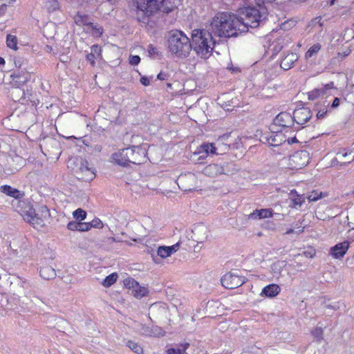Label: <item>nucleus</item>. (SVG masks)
Returning a JSON list of instances; mask_svg holds the SVG:
<instances>
[{"label": "nucleus", "mask_w": 354, "mask_h": 354, "mask_svg": "<svg viewBox=\"0 0 354 354\" xmlns=\"http://www.w3.org/2000/svg\"><path fill=\"white\" fill-rule=\"evenodd\" d=\"M245 26L234 14L218 12L211 20L207 29L214 36L219 37H237Z\"/></svg>", "instance_id": "1"}, {"label": "nucleus", "mask_w": 354, "mask_h": 354, "mask_svg": "<svg viewBox=\"0 0 354 354\" xmlns=\"http://www.w3.org/2000/svg\"><path fill=\"white\" fill-rule=\"evenodd\" d=\"M190 50L192 49L197 57L207 59L212 54L215 46L213 35L209 30L195 29L190 39Z\"/></svg>", "instance_id": "2"}, {"label": "nucleus", "mask_w": 354, "mask_h": 354, "mask_svg": "<svg viewBox=\"0 0 354 354\" xmlns=\"http://www.w3.org/2000/svg\"><path fill=\"white\" fill-rule=\"evenodd\" d=\"M135 1L137 16L140 21L158 10L166 13L171 12L180 3V0H135Z\"/></svg>", "instance_id": "3"}, {"label": "nucleus", "mask_w": 354, "mask_h": 354, "mask_svg": "<svg viewBox=\"0 0 354 354\" xmlns=\"http://www.w3.org/2000/svg\"><path fill=\"white\" fill-rule=\"evenodd\" d=\"M167 41L169 50L176 57L185 58L189 55L191 41L183 32H170Z\"/></svg>", "instance_id": "4"}, {"label": "nucleus", "mask_w": 354, "mask_h": 354, "mask_svg": "<svg viewBox=\"0 0 354 354\" xmlns=\"http://www.w3.org/2000/svg\"><path fill=\"white\" fill-rule=\"evenodd\" d=\"M239 19L245 27L241 32H246L248 28H257L266 19V12L255 7H247L241 10Z\"/></svg>", "instance_id": "5"}, {"label": "nucleus", "mask_w": 354, "mask_h": 354, "mask_svg": "<svg viewBox=\"0 0 354 354\" xmlns=\"http://www.w3.org/2000/svg\"><path fill=\"white\" fill-rule=\"evenodd\" d=\"M19 213L23 216L24 219L32 225L34 227L37 226H44L41 217L35 212L32 206L26 201H19L18 202Z\"/></svg>", "instance_id": "6"}, {"label": "nucleus", "mask_w": 354, "mask_h": 354, "mask_svg": "<svg viewBox=\"0 0 354 354\" xmlns=\"http://www.w3.org/2000/svg\"><path fill=\"white\" fill-rule=\"evenodd\" d=\"M309 153L306 150L296 151L283 161L290 169H299L307 165L309 162Z\"/></svg>", "instance_id": "7"}, {"label": "nucleus", "mask_w": 354, "mask_h": 354, "mask_svg": "<svg viewBox=\"0 0 354 354\" xmlns=\"http://www.w3.org/2000/svg\"><path fill=\"white\" fill-rule=\"evenodd\" d=\"M228 147L227 145H222L220 142L216 143H205L203 144L197 151L194 153V156L200 155L197 158V160L205 159L208 154H221L227 150Z\"/></svg>", "instance_id": "8"}, {"label": "nucleus", "mask_w": 354, "mask_h": 354, "mask_svg": "<svg viewBox=\"0 0 354 354\" xmlns=\"http://www.w3.org/2000/svg\"><path fill=\"white\" fill-rule=\"evenodd\" d=\"M75 221H70L67 224V228L71 231L86 232L88 230V223L82 222L86 216V211L78 208L73 212Z\"/></svg>", "instance_id": "9"}, {"label": "nucleus", "mask_w": 354, "mask_h": 354, "mask_svg": "<svg viewBox=\"0 0 354 354\" xmlns=\"http://www.w3.org/2000/svg\"><path fill=\"white\" fill-rule=\"evenodd\" d=\"M126 152L128 153L129 163L140 165L147 161V151L145 147L134 146L127 148Z\"/></svg>", "instance_id": "10"}, {"label": "nucleus", "mask_w": 354, "mask_h": 354, "mask_svg": "<svg viewBox=\"0 0 354 354\" xmlns=\"http://www.w3.org/2000/svg\"><path fill=\"white\" fill-rule=\"evenodd\" d=\"M178 187L184 191L194 190L198 183L196 176L192 173L187 172L180 174L176 180Z\"/></svg>", "instance_id": "11"}, {"label": "nucleus", "mask_w": 354, "mask_h": 354, "mask_svg": "<svg viewBox=\"0 0 354 354\" xmlns=\"http://www.w3.org/2000/svg\"><path fill=\"white\" fill-rule=\"evenodd\" d=\"M124 286L131 290V295L137 299H141L148 294V289L140 286L132 278L126 279L124 281Z\"/></svg>", "instance_id": "12"}, {"label": "nucleus", "mask_w": 354, "mask_h": 354, "mask_svg": "<svg viewBox=\"0 0 354 354\" xmlns=\"http://www.w3.org/2000/svg\"><path fill=\"white\" fill-rule=\"evenodd\" d=\"M245 283V278L234 273H227L221 278V283L225 288L233 289Z\"/></svg>", "instance_id": "13"}, {"label": "nucleus", "mask_w": 354, "mask_h": 354, "mask_svg": "<svg viewBox=\"0 0 354 354\" xmlns=\"http://www.w3.org/2000/svg\"><path fill=\"white\" fill-rule=\"evenodd\" d=\"M334 88V83L322 85L320 87L314 88L308 93V97L310 100H315L320 97H327L331 95V90Z\"/></svg>", "instance_id": "14"}, {"label": "nucleus", "mask_w": 354, "mask_h": 354, "mask_svg": "<svg viewBox=\"0 0 354 354\" xmlns=\"http://www.w3.org/2000/svg\"><path fill=\"white\" fill-rule=\"evenodd\" d=\"M228 164L224 165L210 164L207 165L203 170V173L209 177L215 178L222 174H228L226 167Z\"/></svg>", "instance_id": "15"}, {"label": "nucleus", "mask_w": 354, "mask_h": 354, "mask_svg": "<svg viewBox=\"0 0 354 354\" xmlns=\"http://www.w3.org/2000/svg\"><path fill=\"white\" fill-rule=\"evenodd\" d=\"M312 117L310 110L307 107L296 109L293 113V121L297 124L303 125Z\"/></svg>", "instance_id": "16"}, {"label": "nucleus", "mask_w": 354, "mask_h": 354, "mask_svg": "<svg viewBox=\"0 0 354 354\" xmlns=\"http://www.w3.org/2000/svg\"><path fill=\"white\" fill-rule=\"evenodd\" d=\"M31 73L25 69L14 72L11 75L13 84L19 87L28 82L31 78Z\"/></svg>", "instance_id": "17"}, {"label": "nucleus", "mask_w": 354, "mask_h": 354, "mask_svg": "<svg viewBox=\"0 0 354 354\" xmlns=\"http://www.w3.org/2000/svg\"><path fill=\"white\" fill-rule=\"evenodd\" d=\"M322 48L323 44L319 41L310 44L304 54V59L307 62L315 61Z\"/></svg>", "instance_id": "18"}, {"label": "nucleus", "mask_w": 354, "mask_h": 354, "mask_svg": "<svg viewBox=\"0 0 354 354\" xmlns=\"http://www.w3.org/2000/svg\"><path fill=\"white\" fill-rule=\"evenodd\" d=\"M274 122L275 126H279L283 128L290 127L294 122L293 116H292L289 113L281 112L277 115Z\"/></svg>", "instance_id": "19"}, {"label": "nucleus", "mask_w": 354, "mask_h": 354, "mask_svg": "<svg viewBox=\"0 0 354 354\" xmlns=\"http://www.w3.org/2000/svg\"><path fill=\"white\" fill-rule=\"evenodd\" d=\"M180 241L171 246L162 245L157 248V255L164 259L171 257L180 248Z\"/></svg>", "instance_id": "20"}, {"label": "nucleus", "mask_w": 354, "mask_h": 354, "mask_svg": "<svg viewBox=\"0 0 354 354\" xmlns=\"http://www.w3.org/2000/svg\"><path fill=\"white\" fill-rule=\"evenodd\" d=\"M266 142L270 146L277 147L284 142L286 139L281 131H272L266 137Z\"/></svg>", "instance_id": "21"}, {"label": "nucleus", "mask_w": 354, "mask_h": 354, "mask_svg": "<svg viewBox=\"0 0 354 354\" xmlns=\"http://www.w3.org/2000/svg\"><path fill=\"white\" fill-rule=\"evenodd\" d=\"M350 243L348 241H344L342 243L336 244L330 249V254L335 259H341L344 257L347 250H348Z\"/></svg>", "instance_id": "22"}, {"label": "nucleus", "mask_w": 354, "mask_h": 354, "mask_svg": "<svg viewBox=\"0 0 354 354\" xmlns=\"http://www.w3.org/2000/svg\"><path fill=\"white\" fill-rule=\"evenodd\" d=\"M193 237L198 243H203L205 241L208 236V230L205 225L199 224L194 226L192 230Z\"/></svg>", "instance_id": "23"}, {"label": "nucleus", "mask_w": 354, "mask_h": 354, "mask_svg": "<svg viewBox=\"0 0 354 354\" xmlns=\"http://www.w3.org/2000/svg\"><path fill=\"white\" fill-rule=\"evenodd\" d=\"M126 151L127 148L113 153L111 156V162L122 166L128 165V153Z\"/></svg>", "instance_id": "24"}, {"label": "nucleus", "mask_w": 354, "mask_h": 354, "mask_svg": "<svg viewBox=\"0 0 354 354\" xmlns=\"http://www.w3.org/2000/svg\"><path fill=\"white\" fill-rule=\"evenodd\" d=\"M299 56L295 53H290L286 55L281 59L280 66L283 70L291 68L295 62L297 61Z\"/></svg>", "instance_id": "25"}, {"label": "nucleus", "mask_w": 354, "mask_h": 354, "mask_svg": "<svg viewBox=\"0 0 354 354\" xmlns=\"http://www.w3.org/2000/svg\"><path fill=\"white\" fill-rule=\"evenodd\" d=\"M0 191L2 193H3L10 197L15 198V199H20V198H23L24 196V193L23 192H21V191H19L15 188H13L10 185H7L1 186Z\"/></svg>", "instance_id": "26"}, {"label": "nucleus", "mask_w": 354, "mask_h": 354, "mask_svg": "<svg viewBox=\"0 0 354 354\" xmlns=\"http://www.w3.org/2000/svg\"><path fill=\"white\" fill-rule=\"evenodd\" d=\"M273 215L272 210L270 209H255L248 215L249 219H262L272 217Z\"/></svg>", "instance_id": "27"}, {"label": "nucleus", "mask_w": 354, "mask_h": 354, "mask_svg": "<svg viewBox=\"0 0 354 354\" xmlns=\"http://www.w3.org/2000/svg\"><path fill=\"white\" fill-rule=\"evenodd\" d=\"M141 333L142 335L149 337H160L165 335V332L162 330V328L157 326H152L151 328L144 326L142 327Z\"/></svg>", "instance_id": "28"}, {"label": "nucleus", "mask_w": 354, "mask_h": 354, "mask_svg": "<svg viewBox=\"0 0 354 354\" xmlns=\"http://www.w3.org/2000/svg\"><path fill=\"white\" fill-rule=\"evenodd\" d=\"M280 291V287L277 284L272 283L264 287L260 295L267 297H274L278 295Z\"/></svg>", "instance_id": "29"}, {"label": "nucleus", "mask_w": 354, "mask_h": 354, "mask_svg": "<svg viewBox=\"0 0 354 354\" xmlns=\"http://www.w3.org/2000/svg\"><path fill=\"white\" fill-rule=\"evenodd\" d=\"M290 38L288 36H283L274 40L270 45V50L274 53H278L283 47L290 43Z\"/></svg>", "instance_id": "30"}, {"label": "nucleus", "mask_w": 354, "mask_h": 354, "mask_svg": "<svg viewBox=\"0 0 354 354\" xmlns=\"http://www.w3.org/2000/svg\"><path fill=\"white\" fill-rule=\"evenodd\" d=\"M39 274L41 277L45 280L53 279L56 276L55 270L49 266L41 267L40 268Z\"/></svg>", "instance_id": "31"}, {"label": "nucleus", "mask_w": 354, "mask_h": 354, "mask_svg": "<svg viewBox=\"0 0 354 354\" xmlns=\"http://www.w3.org/2000/svg\"><path fill=\"white\" fill-rule=\"evenodd\" d=\"M290 195L292 201L291 206L296 209L300 207L304 201V198L302 196L298 195L297 192L294 191H291Z\"/></svg>", "instance_id": "32"}, {"label": "nucleus", "mask_w": 354, "mask_h": 354, "mask_svg": "<svg viewBox=\"0 0 354 354\" xmlns=\"http://www.w3.org/2000/svg\"><path fill=\"white\" fill-rule=\"evenodd\" d=\"M189 346V343H183L176 348H169L166 351V354H185L186 350Z\"/></svg>", "instance_id": "33"}, {"label": "nucleus", "mask_w": 354, "mask_h": 354, "mask_svg": "<svg viewBox=\"0 0 354 354\" xmlns=\"http://www.w3.org/2000/svg\"><path fill=\"white\" fill-rule=\"evenodd\" d=\"M75 24L78 26H85L86 28L88 27V17L86 14H81L78 12L74 17Z\"/></svg>", "instance_id": "34"}, {"label": "nucleus", "mask_w": 354, "mask_h": 354, "mask_svg": "<svg viewBox=\"0 0 354 354\" xmlns=\"http://www.w3.org/2000/svg\"><path fill=\"white\" fill-rule=\"evenodd\" d=\"M126 345L129 349H131L135 353L143 354V348L140 344H138V343L133 340H128L126 343Z\"/></svg>", "instance_id": "35"}, {"label": "nucleus", "mask_w": 354, "mask_h": 354, "mask_svg": "<svg viewBox=\"0 0 354 354\" xmlns=\"http://www.w3.org/2000/svg\"><path fill=\"white\" fill-rule=\"evenodd\" d=\"M118 274L116 272H113L109 276H107L102 282V284L104 287H110L113 284H114L118 280Z\"/></svg>", "instance_id": "36"}, {"label": "nucleus", "mask_w": 354, "mask_h": 354, "mask_svg": "<svg viewBox=\"0 0 354 354\" xmlns=\"http://www.w3.org/2000/svg\"><path fill=\"white\" fill-rule=\"evenodd\" d=\"M44 6L48 10V12H53L57 10L59 7L57 0H44Z\"/></svg>", "instance_id": "37"}, {"label": "nucleus", "mask_w": 354, "mask_h": 354, "mask_svg": "<svg viewBox=\"0 0 354 354\" xmlns=\"http://www.w3.org/2000/svg\"><path fill=\"white\" fill-rule=\"evenodd\" d=\"M17 42L18 39L15 35L10 34L7 35L6 44L8 48L17 50L18 49Z\"/></svg>", "instance_id": "38"}, {"label": "nucleus", "mask_w": 354, "mask_h": 354, "mask_svg": "<svg viewBox=\"0 0 354 354\" xmlns=\"http://www.w3.org/2000/svg\"><path fill=\"white\" fill-rule=\"evenodd\" d=\"M12 95L15 101H21L23 100L24 91L17 86V88L12 89Z\"/></svg>", "instance_id": "39"}, {"label": "nucleus", "mask_w": 354, "mask_h": 354, "mask_svg": "<svg viewBox=\"0 0 354 354\" xmlns=\"http://www.w3.org/2000/svg\"><path fill=\"white\" fill-rule=\"evenodd\" d=\"M90 31H91V34L95 37H100L102 35L103 29L101 26L98 25H92L90 23Z\"/></svg>", "instance_id": "40"}, {"label": "nucleus", "mask_w": 354, "mask_h": 354, "mask_svg": "<svg viewBox=\"0 0 354 354\" xmlns=\"http://www.w3.org/2000/svg\"><path fill=\"white\" fill-rule=\"evenodd\" d=\"M104 227L103 222L98 218L95 217L90 221V230L91 228L102 229Z\"/></svg>", "instance_id": "41"}, {"label": "nucleus", "mask_w": 354, "mask_h": 354, "mask_svg": "<svg viewBox=\"0 0 354 354\" xmlns=\"http://www.w3.org/2000/svg\"><path fill=\"white\" fill-rule=\"evenodd\" d=\"M38 212L39 217H41L43 221L49 216V210L46 205H41L38 209ZM43 223L44 224V221Z\"/></svg>", "instance_id": "42"}, {"label": "nucleus", "mask_w": 354, "mask_h": 354, "mask_svg": "<svg viewBox=\"0 0 354 354\" xmlns=\"http://www.w3.org/2000/svg\"><path fill=\"white\" fill-rule=\"evenodd\" d=\"M90 55H92L94 58H100L101 57V47L97 45H93L91 47V52Z\"/></svg>", "instance_id": "43"}, {"label": "nucleus", "mask_w": 354, "mask_h": 354, "mask_svg": "<svg viewBox=\"0 0 354 354\" xmlns=\"http://www.w3.org/2000/svg\"><path fill=\"white\" fill-rule=\"evenodd\" d=\"M322 197V192H318L317 191H314L308 195V199L309 200V201H317Z\"/></svg>", "instance_id": "44"}, {"label": "nucleus", "mask_w": 354, "mask_h": 354, "mask_svg": "<svg viewBox=\"0 0 354 354\" xmlns=\"http://www.w3.org/2000/svg\"><path fill=\"white\" fill-rule=\"evenodd\" d=\"M312 334L315 338L317 339V341H320L323 338V330L321 328H315Z\"/></svg>", "instance_id": "45"}, {"label": "nucleus", "mask_w": 354, "mask_h": 354, "mask_svg": "<svg viewBox=\"0 0 354 354\" xmlns=\"http://www.w3.org/2000/svg\"><path fill=\"white\" fill-rule=\"evenodd\" d=\"M281 268V266L279 263H276L272 264V270L274 273V277L279 278V277L280 275V272H281V270H280Z\"/></svg>", "instance_id": "46"}, {"label": "nucleus", "mask_w": 354, "mask_h": 354, "mask_svg": "<svg viewBox=\"0 0 354 354\" xmlns=\"http://www.w3.org/2000/svg\"><path fill=\"white\" fill-rule=\"evenodd\" d=\"M316 251L313 248H309L303 252V255L307 258H313L315 256Z\"/></svg>", "instance_id": "47"}, {"label": "nucleus", "mask_w": 354, "mask_h": 354, "mask_svg": "<svg viewBox=\"0 0 354 354\" xmlns=\"http://www.w3.org/2000/svg\"><path fill=\"white\" fill-rule=\"evenodd\" d=\"M129 64L132 66L138 65L140 62V58L138 55H130L129 58Z\"/></svg>", "instance_id": "48"}, {"label": "nucleus", "mask_w": 354, "mask_h": 354, "mask_svg": "<svg viewBox=\"0 0 354 354\" xmlns=\"http://www.w3.org/2000/svg\"><path fill=\"white\" fill-rule=\"evenodd\" d=\"M327 111H328L327 109H322L319 110L317 113V117L319 119L324 118L326 116Z\"/></svg>", "instance_id": "49"}, {"label": "nucleus", "mask_w": 354, "mask_h": 354, "mask_svg": "<svg viewBox=\"0 0 354 354\" xmlns=\"http://www.w3.org/2000/svg\"><path fill=\"white\" fill-rule=\"evenodd\" d=\"M151 78L147 77H142L140 78V83L144 86H149L150 84Z\"/></svg>", "instance_id": "50"}, {"label": "nucleus", "mask_w": 354, "mask_h": 354, "mask_svg": "<svg viewBox=\"0 0 354 354\" xmlns=\"http://www.w3.org/2000/svg\"><path fill=\"white\" fill-rule=\"evenodd\" d=\"M335 3L342 6H346V0H331L330 1L331 5H334Z\"/></svg>", "instance_id": "51"}, {"label": "nucleus", "mask_w": 354, "mask_h": 354, "mask_svg": "<svg viewBox=\"0 0 354 354\" xmlns=\"http://www.w3.org/2000/svg\"><path fill=\"white\" fill-rule=\"evenodd\" d=\"M6 3H7L3 2V3L0 6V17L6 13L7 9Z\"/></svg>", "instance_id": "52"}, {"label": "nucleus", "mask_w": 354, "mask_h": 354, "mask_svg": "<svg viewBox=\"0 0 354 354\" xmlns=\"http://www.w3.org/2000/svg\"><path fill=\"white\" fill-rule=\"evenodd\" d=\"M340 102V100L338 97H335L333 100V102L330 106L331 108L335 109L339 106Z\"/></svg>", "instance_id": "53"}, {"label": "nucleus", "mask_w": 354, "mask_h": 354, "mask_svg": "<svg viewBox=\"0 0 354 354\" xmlns=\"http://www.w3.org/2000/svg\"><path fill=\"white\" fill-rule=\"evenodd\" d=\"M24 60L21 58H15V64L17 67H21L23 64Z\"/></svg>", "instance_id": "54"}, {"label": "nucleus", "mask_w": 354, "mask_h": 354, "mask_svg": "<svg viewBox=\"0 0 354 354\" xmlns=\"http://www.w3.org/2000/svg\"><path fill=\"white\" fill-rule=\"evenodd\" d=\"M167 73H162V72H160V73L158 75V76H157V78H158V80H166V79H167Z\"/></svg>", "instance_id": "55"}, {"label": "nucleus", "mask_w": 354, "mask_h": 354, "mask_svg": "<svg viewBox=\"0 0 354 354\" xmlns=\"http://www.w3.org/2000/svg\"><path fill=\"white\" fill-rule=\"evenodd\" d=\"M350 53H351V50L348 48V49L344 50L343 52L339 53V55H341L342 57H345L348 56Z\"/></svg>", "instance_id": "56"}, {"label": "nucleus", "mask_w": 354, "mask_h": 354, "mask_svg": "<svg viewBox=\"0 0 354 354\" xmlns=\"http://www.w3.org/2000/svg\"><path fill=\"white\" fill-rule=\"evenodd\" d=\"M348 155L349 156H351V158L347 161L348 162H352L353 160H354V153L353 152H349V153H344L342 156L345 158Z\"/></svg>", "instance_id": "57"}, {"label": "nucleus", "mask_w": 354, "mask_h": 354, "mask_svg": "<svg viewBox=\"0 0 354 354\" xmlns=\"http://www.w3.org/2000/svg\"><path fill=\"white\" fill-rule=\"evenodd\" d=\"M295 142H296V138L295 137L288 139V144H292V143H294Z\"/></svg>", "instance_id": "58"}, {"label": "nucleus", "mask_w": 354, "mask_h": 354, "mask_svg": "<svg viewBox=\"0 0 354 354\" xmlns=\"http://www.w3.org/2000/svg\"><path fill=\"white\" fill-rule=\"evenodd\" d=\"M149 53L150 54L156 53V49L154 48L150 47V49L149 50Z\"/></svg>", "instance_id": "59"}, {"label": "nucleus", "mask_w": 354, "mask_h": 354, "mask_svg": "<svg viewBox=\"0 0 354 354\" xmlns=\"http://www.w3.org/2000/svg\"><path fill=\"white\" fill-rule=\"evenodd\" d=\"M293 232H294V230H293V229H292V228H290V229H288V230L286 232V234H289L292 233Z\"/></svg>", "instance_id": "60"}, {"label": "nucleus", "mask_w": 354, "mask_h": 354, "mask_svg": "<svg viewBox=\"0 0 354 354\" xmlns=\"http://www.w3.org/2000/svg\"><path fill=\"white\" fill-rule=\"evenodd\" d=\"M4 64H5V60H4V59H3V57H0V66H1V65H4Z\"/></svg>", "instance_id": "61"}, {"label": "nucleus", "mask_w": 354, "mask_h": 354, "mask_svg": "<svg viewBox=\"0 0 354 354\" xmlns=\"http://www.w3.org/2000/svg\"><path fill=\"white\" fill-rule=\"evenodd\" d=\"M80 169H81L82 171H88V167L86 165L84 168H82V167H81V168H80Z\"/></svg>", "instance_id": "62"}, {"label": "nucleus", "mask_w": 354, "mask_h": 354, "mask_svg": "<svg viewBox=\"0 0 354 354\" xmlns=\"http://www.w3.org/2000/svg\"><path fill=\"white\" fill-rule=\"evenodd\" d=\"M109 240L112 241V242L116 241V240H115V239L114 237L109 238Z\"/></svg>", "instance_id": "63"}, {"label": "nucleus", "mask_w": 354, "mask_h": 354, "mask_svg": "<svg viewBox=\"0 0 354 354\" xmlns=\"http://www.w3.org/2000/svg\"><path fill=\"white\" fill-rule=\"evenodd\" d=\"M152 259H153V261L154 263H158V261L156 260V257L152 256Z\"/></svg>", "instance_id": "64"}]
</instances>
